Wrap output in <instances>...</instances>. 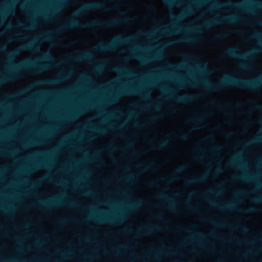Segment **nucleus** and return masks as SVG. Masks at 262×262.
<instances>
[{"label":"nucleus","instance_id":"44","mask_svg":"<svg viewBox=\"0 0 262 262\" xmlns=\"http://www.w3.org/2000/svg\"><path fill=\"white\" fill-rule=\"evenodd\" d=\"M241 67L242 69H248L249 67L248 64H245V63H242L241 65Z\"/></svg>","mask_w":262,"mask_h":262},{"label":"nucleus","instance_id":"55","mask_svg":"<svg viewBox=\"0 0 262 262\" xmlns=\"http://www.w3.org/2000/svg\"><path fill=\"white\" fill-rule=\"evenodd\" d=\"M117 100V96H116L113 97L112 102H114L116 101Z\"/></svg>","mask_w":262,"mask_h":262},{"label":"nucleus","instance_id":"62","mask_svg":"<svg viewBox=\"0 0 262 262\" xmlns=\"http://www.w3.org/2000/svg\"><path fill=\"white\" fill-rule=\"evenodd\" d=\"M215 172L216 173H220L222 172V170L221 168H219V169H217Z\"/></svg>","mask_w":262,"mask_h":262},{"label":"nucleus","instance_id":"50","mask_svg":"<svg viewBox=\"0 0 262 262\" xmlns=\"http://www.w3.org/2000/svg\"><path fill=\"white\" fill-rule=\"evenodd\" d=\"M156 119V117H152L148 119V121H149V122H154V121H155Z\"/></svg>","mask_w":262,"mask_h":262},{"label":"nucleus","instance_id":"35","mask_svg":"<svg viewBox=\"0 0 262 262\" xmlns=\"http://www.w3.org/2000/svg\"><path fill=\"white\" fill-rule=\"evenodd\" d=\"M45 166L46 165L41 163H37L34 165V169L40 168Z\"/></svg>","mask_w":262,"mask_h":262},{"label":"nucleus","instance_id":"64","mask_svg":"<svg viewBox=\"0 0 262 262\" xmlns=\"http://www.w3.org/2000/svg\"><path fill=\"white\" fill-rule=\"evenodd\" d=\"M184 57L185 58H189V57H190V56H188V55H187V54H185V55H184Z\"/></svg>","mask_w":262,"mask_h":262},{"label":"nucleus","instance_id":"13","mask_svg":"<svg viewBox=\"0 0 262 262\" xmlns=\"http://www.w3.org/2000/svg\"><path fill=\"white\" fill-rule=\"evenodd\" d=\"M207 178L206 174L197 176L193 178L187 179L186 183L187 185H191L195 183H199L204 182Z\"/></svg>","mask_w":262,"mask_h":262},{"label":"nucleus","instance_id":"46","mask_svg":"<svg viewBox=\"0 0 262 262\" xmlns=\"http://www.w3.org/2000/svg\"><path fill=\"white\" fill-rule=\"evenodd\" d=\"M67 221H68V219H61L59 220V223L61 224H63V223H65Z\"/></svg>","mask_w":262,"mask_h":262},{"label":"nucleus","instance_id":"45","mask_svg":"<svg viewBox=\"0 0 262 262\" xmlns=\"http://www.w3.org/2000/svg\"><path fill=\"white\" fill-rule=\"evenodd\" d=\"M144 97L146 99H150L151 98L150 95L149 93H145L144 94Z\"/></svg>","mask_w":262,"mask_h":262},{"label":"nucleus","instance_id":"5","mask_svg":"<svg viewBox=\"0 0 262 262\" xmlns=\"http://www.w3.org/2000/svg\"><path fill=\"white\" fill-rule=\"evenodd\" d=\"M262 51V40L260 41V45L258 48L254 49L244 54H239L238 49L236 47H231L228 49L224 52V54L232 58H239L243 60H251L254 55Z\"/></svg>","mask_w":262,"mask_h":262},{"label":"nucleus","instance_id":"31","mask_svg":"<svg viewBox=\"0 0 262 262\" xmlns=\"http://www.w3.org/2000/svg\"><path fill=\"white\" fill-rule=\"evenodd\" d=\"M133 57H135V58H138V59H140V61H141L142 62L144 63H147L148 61H150V60H149V59H146V58H144L140 57L138 56L137 55H136V54H134V55H133Z\"/></svg>","mask_w":262,"mask_h":262},{"label":"nucleus","instance_id":"7","mask_svg":"<svg viewBox=\"0 0 262 262\" xmlns=\"http://www.w3.org/2000/svg\"><path fill=\"white\" fill-rule=\"evenodd\" d=\"M105 6V4L101 2L90 3L85 4L80 9L75 12V16L79 17L83 14H85L89 11H94L101 9Z\"/></svg>","mask_w":262,"mask_h":262},{"label":"nucleus","instance_id":"16","mask_svg":"<svg viewBox=\"0 0 262 262\" xmlns=\"http://www.w3.org/2000/svg\"><path fill=\"white\" fill-rule=\"evenodd\" d=\"M59 205H60L59 202L56 201H52L50 202L41 201L39 202V206L42 208L47 209Z\"/></svg>","mask_w":262,"mask_h":262},{"label":"nucleus","instance_id":"20","mask_svg":"<svg viewBox=\"0 0 262 262\" xmlns=\"http://www.w3.org/2000/svg\"><path fill=\"white\" fill-rule=\"evenodd\" d=\"M193 12L192 8L191 7H188L185 11L179 17H178L177 19L178 20L181 19L187 16L188 15H189Z\"/></svg>","mask_w":262,"mask_h":262},{"label":"nucleus","instance_id":"38","mask_svg":"<svg viewBox=\"0 0 262 262\" xmlns=\"http://www.w3.org/2000/svg\"><path fill=\"white\" fill-rule=\"evenodd\" d=\"M158 198H159V199H167L169 202H171V200L169 198H168L165 195H164V194H161V195H158Z\"/></svg>","mask_w":262,"mask_h":262},{"label":"nucleus","instance_id":"8","mask_svg":"<svg viewBox=\"0 0 262 262\" xmlns=\"http://www.w3.org/2000/svg\"><path fill=\"white\" fill-rule=\"evenodd\" d=\"M31 49H33L34 51L37 52L40 51V47L35 45L34 42H31L21 46L16 50L8 53L7 55L10 60H13L21 51Z\"/></svg>","mask_w":262,"mask_h":262},{"label":"nucleus","instance_id":"19","mask_svg":"<svg viewBox=\"0 0 262 262\" xmlns=\"http://www.w3.org/2000/svg\"><path fill=\"white\" fill-rule=\"evenodd\" d=\"M137 93L138 92L137 91L130 88H125L122 89L120 92L121 94L127 95L137 94Z\"/></svg>","mask_w":262,"mask_h":262},{"label":"nucleus","instance_id":"32","mask_svg":"<svg viewBox=\"0 0 262 262\" xmlns=\"http://www.w3.org/2000/svg\"><path fill=\"white\" fill-rule=\"evenodd\" d=\"M256 209L254 207H250L247 209H245L243 211V212L244 213H252L256 211Z\"/></svg>","mask_w":262,"mask_h":262},{"label":"nucleus","instance_id":"51","mask_svg":"<svg viewBox=\"0 0 262 262\" xmlns=\"http://www.w3.org/2000/svg\"><path fill=\"white\" fill-rule=\"evenodd\" d=\"M6 50V47L5 46H1L0 47V51L1 52H4Z\"/></svg>","mask_w":262,"mask_h":262},{"label":"nucleus","instance_id":"56","mask_svg":"<svg viewBox=\"0 0 262 262\" xmlns=\"http://www.w3.org/2000/svg\"><path fill=\"white\" fill-rule=\"evenodd\" d=\"M210 192L212 193H215V194L219 193V191H210Z\"/></svg>","mask_w":262,"mask_h":262},{"label":"nucleus","instance_id":"58","mask_svg":"<svg viewBox=\"0 0 262 262\" xmlns=\"http://www.w3.org/2000/svg\"><path fill=\"white\" fill-rule=\"evenodd\" d=\"M194 233L195 234H196L197 236H199V237H201V235H202V234H200V233H199V232H194Z\"/></svg>","mask_w":262,"mask_h":262},{"label":"nucleus","instance_id":"39","mask_svg":"<svg viewBox=\"0 0 262 262\" xmlns=\"http://www.w3.org/2000/svg\"><path fill=\"white\" fill-rule=\"evenodd\" d=\"M254 202H259L262 201V197H256L252 200Z\"/></svg>","mask_w":262,"mask_h":262},{"label":"nucleus","instance_id":"43","mask_svg":"<svg viewBox=\"0 0 262 262\" xmlns=\"http://www.w3.org/2000/svg\"><path fill=\"white\" fill-rule=\"evenodd\" d=\"M95 131L100 134H103L105 133V130L102 129H96Z\"/></svg>","mask_w":262,"mask_h":262},{"label":"nucleus","instance_id":"24","mask_svg":"<svg viewBox=\"0 0 262 262\" xmlns=\"http://www.w3.org/2000/svg\"><path fill=\"white\" fill-rule=\"evenodd\" d=\"M42 59L45 60L52 61L53 58L49 52H46L43 55Z\"/></svg>","mask_w":262,"mask_h":262},{"label":"nucleus","instance_id":"29","mask_svg":"<svg viewBox=\"0 0 262 262\" xmlns=\"http://www.w3.org/2000/svg\"><path fill=\"white\" fill-rule=\"evenodd\" d=\"M227 36V34L226 33H222L215 36V38L218 40H221L225 38Z\"/></svg>","mask_w":262,"mask_h":262},{"label":"nucleus","instance_id":"22","mask_svg":"<svg viewBox=\"0 0 262 262\" xmlns=\"http://www.w3.org/2000/svg\"><path fill=\"white\" fill-rule=\"evenodd\" d=\"M202 121V118L200 115H197L195 117L190 118L188 120L189 122H194L195 124H198Z\"/></svg>","mask_w":262,"mask_h":262},{"label":"nucleus","instance_id":"49","mask_svg":"<svg viewBox=\"0 0 262 262\" xmlns=\"http://www.w3.org/2000/svg\"><path fill=\"white\" fill-rule=\"evenodd\" d=\"M181 230H185L187 232H192V231L191 230H190L189 228H187V227H183L181 228Z\"/></svg>","mask_w":262,"mask_h":262},{"label":"nucleus","instance_id":"15","mask_svg":"<svg viewBox=\"0 0 262 262\" xmlns=\"http://www.w3.org/2000/svg\"><path fill=\"white\" fill-rule=\"evenodd\" d=\"M93 57L92 54L90 52H86L83 54H79L75 57H72V58L76 61H82L88 60Z\"/></svg>","mask_w":262,"mask_h":262},{"label":"nucleus","instance_id":"3","mask_svg":"<svg viewBox=\"0 0 262 262\" xmlns=\"http://www.w3.org/2000/svg\"><path fill=\"white\" fill-rule=\"evenodd\" d=\"M14 69L6 75L0 77V85L7 82L11 81L20 76L19 69H23L32 73H38L47 70L49 67L48 63L36 64L35 60L28 59L22 63L13 64Z\"/></svg>","mask_w":262,"mask_h":262},{"label":"nucleus","instance_id":"11","mask_svg":"<svg viewBox=\"0 0 262 262\" xmlns=\"http://www.w3.org/2000/svg\"><path fill=\"white\" fill-rule=\"evenodd\" d=\"M188 167V164H183L179 166L174 171L173 176H169L164 179L167 183H171L178 179L177 175L181 173Z\"/></svg>","mask_w":262,"mask_h":262},{"label":"nucleus","instance_id":"14","mask_svg":"<svg viewBox=\"0 0 262 262\" xmlns=\"http://www.w3.org/2000/svg\"><path fill=\"white\" fill-rule=\"evenodd\" d=\"M124 219V215L117 216L114 217H104L100 221L107 222L112 224H117L121 223Z\"/></svg>","mask_w":262,"mask_h":262},{"label":"nucleus","instance_id":"48","mask_svg":"<svg viewBox=\"0 0 262 262\" xmlns=\"http://www.w3.org/2000/svg\"><path fill=\"white\" fill-rule=\"evenodd\" d=\"M141 202H142L141 201H139V202H137L136 204H135L133 206V208H136V207H138L140 205Z\"/></svg>","mask_w":262,"mask_h":262},{"label":"nucleus","instance_id":"60","mask_svg":"<svg viewBox=\"0 0 262 262\" xmlns=\"http://www.w3.org/2000/svg\"><path fill=\"white\" fill-rule=\"evenodd\" d=\"M169 208L171 209H172L173 208V205L172 204H171L169 206Z\"/></svg>","mask_w":262,"mask_h":262},{"label":"nucleus","instance_id":"27","mask_svg":"<svg viewBox=\"0 0 262 262\" xmlns=\"http://www.w3.org/2000/svg\"><path fill=\"white\" fill-rule=\"evenodd\" d=\"M177 83L180 86H185L186 85H194L195 84V82L192 83L191 82L182 81H178Z\"/></svg>","mask_w":262,"mask_h":262},{"label":"nucleus","instance_id":"26","mask_svg":"<svg viewBox=\"0 0 262 262\" xmlns=\"http://www.w3.org/2000/svg\"><path fill=\"white\" fill-rule=\"evenodd\" d=\"M235 206V204L234 203H230L226 205L221 206L220 207L221 209H233Z\"/></svg>","mask_w":262,"mask_h":262},{"label":"nucleus","instance_id":"18","mask_svg":"<svg viewBox=\"0 0 262 262\" xmlns=\"http://www.w3.org/2000/svg\"><path fill=\"white\" fill-rule=\"evenodd\" d=\"M180 31V29L178 28L176 25H172L171 28H166L161 30V33L163 34H172L174 33H178Z\"/></svg>","mask_w":262,"mask_h":262},{"label":"nucleus","instance_id":"6","mask_svg":"<svg viewBox=\"0 0 262 262\" xmlns=\"http://www.w3.org/2000/svg\"><path fill=\"white\" fill-rule=\"evenodd\" d=\"M133 37H119L109 43H100L96 47L99 52H105L114 50L118 45L128 43L133 39Z\"/></svg>","mask_w":262,"mask_h":262},{"label":"nucleus","instance_id":"34","mask_svg":"<svg viewBox=\"0 0 262 262\" xmlns=\"http://www.w3.org/2000/svg\"><path fill=\"white\" fill-rule=\"evenodd\" d=\"M251 38H256L260 39L261 38V34L259 33L256 32L251 36Z\"/></svg>","mask_w":262,"mask_h":262},{"label":"nucleus","instance_id":"36","mask_svg":"<svg viewBox=\"0 0 262 262\" xmlns=\"http://www.w3.org/2000/svg\"><path fill=\"white\" fill-rule=\"evenodd\" d=\"M236 165L235 160H232L227 163V165L230 167H234Z\"/></svg>","mask_w":262,"mask_h":262},{"label":"nucleus","instance_id":"52","mask_svg":"<svg viewBox=\"0 0 262 262\" xmlns=\"http://www.w3.org/2000/svg\"><path fill=\"white\" fill-rule=\"evenodd\" d=\"M110 148L112 149V150H114V149H116V147L114 145H110Z\"/></svg>","mask_w":262,"mask_h":262},{"label":"nucleus","instance_id":"57","mask_svg":"<svg viewBox=\"0 0 262 262\" xmlns=\"http://www.w3.org/2000/svg\"><path fill=\"white\" fill-rule=\"evenodd\" d=\"M190 208L191 209H192V210H196L198 209V208L195 206H189Z\"/></svg>","mask_w":262,"mask_h":262},{"label":"nucleus","instance_id":"23","mask_svg":"<svg viewBox=\"0 0 262 262\" xmlns=\"http://www.w3.org/2000/svg\"><path fill=\"white\" fill-rule=\"evenodd\" d=\"M177 137L180 140L186 141L189 138V135L188 133H183L180 135H177Z\"/></svg>","mask_w":262,"mask_h":262},{"label":"nucleus","instance_id":"21","mask_svg":"<svg viewBox=\"0 0 262 262\" xmlns=\"http://www.w3.org/2000/svg\"><path fill=\"white\" fill-rule=\"evenodd\" d=\"M194 41L193 38L191 37H185L176 41V43H190Z\"/></svg>","mask_w":262,"mask_h":262},{"label":"nucleus","instance_id":"12","mask_svg":"<svg viewBox=\"0 0 262 262\" xmlns=\"http://www.w3.org/2000/svg\"><path fill=\"white\" fill-rule=\"evenodd\" d=\"M169 135L165 140L161 141L157 144L155 145L154 142L151 143V148L153 150H161L165 148L169 145L170 139L169 138Z\"/></svg>","mask_w":262,"mask_h":262},{"label":"nucleus","instance_id":"47","mask_svg":"<svg viewBox=\"0 0 262 262\" xmlns=\"http://www.w3.org/2000/svg\"><path fill=\"white\" fill-rule=\"evenodd\" d=\"M60 8H61V6H58V7H57V8L55 9L53 11L52 13H53V14H55V13H56V12H57L59 10H60Z\"/></svg>","mask_w":262,"mask_h":262},{"label":"nucleus","instance_id":"9","mask_svg":"<svg viewBox=\"0 0 262 262\" xmlns=\"http://www.w3.org/2000/svg\"><path fill=\"white\" fill-rule=\"evenodd\" d=\"M238 20V18L235 16H229L225 17L219 18L216 17L207 21L205 24V27L206 28H209L211 26L216 25L221 23H234L237 21Z\"/></svg>","mask_w":262,"mask_h":262},{"label":"nucleus","instance_id":"33","mask_svg":"<svg viewBox=\"0 0 262 262\" xmlns=\"http://www.w3.org/2000/svg\"><path fill=\"white\" fill-rule=\"evenodd\" d=\"M261 141V140L258 139H254V140H253L248 143H247L246 144H245V146H247V145H250V144H256V143H257L258 142H260Z\"/></svg>","mask_w":262,"mask_h":262},{"label":"nucleus","instance_id":"54","mask_svg":"<svg viewBox=\"0 0 262 262\" xmlns=\"http://www.w3.org/2000/svg\"><path fill=\"white\" fill-rule=\"evenodd\" d=\"M210 222L211 223L214 224H219V223H217V222H216V221H215V220L210 221Z\"/></svg>","mask_w":262,"mask_h":262},{"label":"nucleus","instance_id":"2","mask_svg":"<svg viewBox=\"0 0 262 262\" xmlns=\"http://www.w3.org/2000/svg\"><path fill=\"white\" fill-rule=\"evenodd\" d=\"M120 21L121 19L115 18L105 21H101L99 20H95L88 24H81L76 19L72 18L69 21L62 25L54 31L42 34L40 36V38L41 40L43 41H49L51 39V37L50 36L51 33L59 34L65 30L77 27L93 28L96 26H103L105 27L112 28L116 26L119 23H120Z\"/></svg>","mask_w":262,"mask_h":262},{"label":"nucleus","instance_id":"53","mask_svg":"<svg viewBox=\"0 0 262 262\" xmlns=\"http://www.w3.org/2000/svg\"><path fill=\"white\" fill-rule=\"evenodd\" d=\"M155 184H156V183L154 182H150L149 183V185L150 186H153L155 185Z\"/></svg>","mask_w":262,"mask_h":262},{"label":"nucleus","instance_id":"37","mask_svg":"<svg viewBox=\"0 0 262 262\" xmlns=\"http://www.w3.org/2000/svg\"><path fill=\"white\" fill-rule=\"evenodd\" d=\"M238 228H239L241 230H242L243 231L245 232L248 230L247 227L244 226H238L236 227Z\"/></svg>","mask_w":262,"mask_h":262},{"label":"nucleus","instance_id":"59","mask_svg":"<svg viewBox=\"0 0 262 262\" xmlns=\"http://www.w3.org/2000/svg\"><path fill=\"white\" fill-rule=\"evenodd\" d=\"M207 139L211 140L213 139V137L212 136H209L207 138Z\"/></svg>","mask_w":262,"mask_h":262},{"label":"nucleus","instance_id":"41","mask_svg":"<svg viewBox=\"0 0 262 262\" xmlns=\"http://www.w3.org/2000/svg\"><path fill=\"white\" fill-rule=\"evenodd\" d=\"M221 148H222V147L221 146H220V145H215L212 148V150L213 151H217V150H220Z\"/></svg>","mask_w":262,"mask_h":262},{"label":"nucleus","instance_id":"30","mask_svg":"<svg viewBox=\"0 0 262 262\" xmlns=\"http://www.w3.org/2000/svg\"><path fill=\"white\" fill-rule=\"evenodd\" d=\"M17 26H19V27H21L26 29H31L34 28V23L33 22H31V25L30 26L27 27V26H23V23L21 22H20L17 24Z\"/></svg>","mask_w":262,"mask_h":262},{"label":"nucleus","instance_id":"40","mask_svg":"<svg viewBox=\"0 0 262 262\" xmlns=\"http://www.w3.org/2000/svg\"><path fill=\"white\" fill-rule=\"evenodd\" d=\"M67 205H68V206H71V207L78 206V204L75 202H70Z\"/></svg>","mask_w":262,"mask_h":262},{"label":"nucleus","instance_id":"61","mask_svg":"<svg viewBox=\"0 0 262 262\" xmlns=\"http://www.w3.org/2000/svg\"><path fill=\"white\" fill-rule=\"evenodd\" d=\"M43 17L45 19H48L49 18V17L48 15H44Z\"/></svg>","mask_w":262,"mask_h":262},{"label":"nucleus","instance_id":"42","mask_svg":"<svg viewBox=\"0 0 262 262\" xmlns=\"http://www.w3.org/2000/svg\"><path fill=\"white\" fill-rule=\"evenodd\" d=\"M115 71L118 73H121L125 71L123 69L119 68V67H116L115 68Z\"/></svg>","mask_w":262,"mask_h":262},{"label":"nucleus","instance_id":"25","mask_svg":"<svg viewBox=\"0 0 262 262\" xmlns=\"http://www.w3.org/2000/svg\"><path fill=\"white\" fill-rule=\"evenodd\" d=\"M232 179L234 180H237V181H246V180H248L250 179L248 177H246V176H233L232 177Z\"/></svg>","mask_w":262,"mask_h":262},{"label":"nucleus","instance_id":"17","mask_svg":"<svg viewBox=\"0 0 262 262\" xmlns=\"http://www.w3.org/2000/svg\"><path fill=\"white\" fill-rule=\"evenodd\" d=\"M159 230V227H154L153 228H144L140 229L139 231L137 233V236H139L142 234H150L154 230Z\"/></svg>","mask_w":262,"mask_h":262},{"label":"nucleus","instance_id":"1","mask_svg":"<svg viewBox=\"0 0 262 262\" xmlns=\"http://www.w3.org/2000/svg\"><path fill=\"white\" fill-rule=\"evenodd\" d=\"M203 84L207 89L215 92H219L222 88L228 86L256 90L262 84V77L257 79L247 80L237 78L230 75H226L217 84H210L207 80L205 81Z\"/></svg>","mask_w":262,"mask_h":262},{"label":"nucleus","instance_id":"28","mask_svg":"<svg viewBox=\"0 0 262 262\" xmlns=\"http://www.w3.org/2000/svg\"><path fill=\"white\" fill-rule=\"evenodd\" d=\"M138 166L141 167L144 170H146L152 166V164L147 165L144 163H139Z\"/></svg>","mask_w":262,"mask_h":262},{"label":"nucleus","instance_id":"63","mask_svg":"<svg viewBox=\"0 0 262 262\" xmlns=\"http://www.w3.org/2000/svg\"><path fill=\"white\" fill-rule=\"evenodd\" d=\"M153 107L156 109H158L159 108V107L156 104H154Z\"/></svg>","mask_w":262,"mask_h":262},{"label":"nucleus","instance_id":"4","mask_svg":"<svg viewBox=\"0 0 262 262\" xmlns=\"http://www.w3.org/2000/svg\"><path fill=\"white\" fill-rule=\"evenodd\" d=\"M210 3L212 8L219 9L223 7H231L235 8H242L247 10L249 11H252V9L248 7L244 6L239 4L234 3L231 1H229L225 3H221L217 0H194L191 4L194 7H199L202 4H205Z\"/></svg>","mask_w":262,"mask_h":262},{"label":"nucleus","instance_id":"10","mask_svg":"<svg viewBox=\"0 0 262 262\" xmlns=\"http://www.w3.org/2000/svg\"><path fill=\"white\" fill-rule=\"evenodd\" d=\"M198 99V96L192 94H186L174 98L176 102L181 104H186L192 102Z\"/></svg>","mask_w":262,"mask_h":262}]
</instances>
